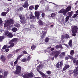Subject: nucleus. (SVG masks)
Here are the masks:
<instances>
[{"mask_svg":"<svg viewBox=\"0 0 78 78\" xmlns=\"http://www.w3.org/2000/svg\"><path fill=\"white\" fill-rule=\"evenodd\" d=\"M70 9H71V7L69 6L66 9V10L64 9H62L58 11V12L59 14L62 13L63 14L64 16H66L67 12H69V11Z\"/></svg>","mask_w":78,"mask_h":78,"instance_id":"f257e3e1","label":"nucleus"},{"mask_svg":"<svg viewBox=\"0 0 78 78\" xmlns=\"http://www.w3.org/2000/svg\"><path fill=\"white\" fill-rule=\"evenodd\" d=\"M14 20L10 19L7 21L6 23L4 24V26L5 27H8V26H9L11 24H13V23H14Z\"/></svg>","mask_w":78,"mask_h":78,"instance_id":"f03ea898","label":"nucleus"},{"mask_svg":"<svg viewBox=\"0 0 78 78\" xmlns=\"http://www.w3.org/2000/svg\"><path fill=\"white\" fill-rule=\"evenodd\" d=\"M21 67L19 66H17L16 67V70L14 71L15 74H19L21 71Z\"/></svg>","mask_w":78,"mask_h":78,"instance_id":"7ed1b4c3","label":"nucleus"},{"mask_svg":"<svg viewBox=\"0 0 78 78\" xmlns=\"http://www.w3.org/2000/svg\"><path fill=\"white\" fill-rule=\"evenodd\" d=\"M17 41V38H13L12 39L11 41H10L9 43V44H10V45L8 47L9 48H10V47H14V44L13 43L14 41Z\"/></svg>","mask_w":78,"mask_h":78,"instance_id":"20e7f679","label":"nucleus"},{"mask_svg":"<svg viewBox=\"0 0 78 78\" xmlns=\"http://www.w3.org/2000/svg\"><path fill=\"white\" fill-rule=\"evenodd\" d=\"M72 30L73 33H77L78 27L76 26H74L72 28Z\"/></svg>","mask_w":78,"mask_h":78,"instance_id":"39448f33","label":"nucleus"},{"mask_svg":"<svg viewBox=\"0 0 78 78\" xmlns=\"http://www.w3.org/2000/svg\"><path fill=\"white\" fill-rule=\"evenodd\" d=\"M42 66L41 64H40L37 68V70L38 72H39V73H40V75L42 74V73H43L39 71V69H40L41 68H42Z\"/></svg>","mask_w":78,"mask_h":78,"instance_id":"423d86ee","label":"nucleus"},{"mask_svg":"<svg viewBox=\"0 0 78 78\" xmlns=\"http://www.w3.org/2000/svg\"><path fill=\"white\" fill-rule=\"evenodd\" d=\"M40 14L41 13L39 11H36L35 12V16L37 17L38 20H39V16H40Z\"/></svg>","mask_w":78,"mask_h":78,"instance_id":"0eeeda50","label":"nucleus"},{"mask_svg":"<svg viewBox=\"0 0 78 78\" xmlns=\"http://www.w3.org/2000/svg\"><path fill=\"white\" fill-rule=\"evenodd\" d=\"M78 66L76 67V69H75L73 71V73H74V75H75V76H77V75H78Z\"/></svg>","mask_w":78,"mask_h":78,"instance_id":"6e6552de","label":"nucleus"},{"mask_svg":"<svg viewBox=\"0 0 78 78\" xmlns=\"http://www.w3.org/2000/svg\"><path fill=\"white\" fill-rule=\"evenodd\" d=\"M30 18L32 19V22H34V19H35V17L33 16V13H32V12H30Z\"/></svg>","mask_w":78,"mask_h":78,"instance_id":"1a4fd4ad","label":"nucleus"},{"mask_svg":"<svg viewBox=\"0 0 78 78\" xmlns=\"http://www.w3.org/2000/svg\"><path fill=\"white\" fill-rule=\"evenodd\" d=\"M23 7H24V8H27V7H28V6H29V5L28 3V1H25L24 4L23 5Z\"/></svg>","mask_w":78,"mask_h":78,"instance_id":"9d476101","label":"nucleus"},{"mask_svg":"<svg viewBox=\"0 0 78 78\" xmlns=\"http://www.w3.org/2000/svg\"><path fill=\"white\" fill-rule=\"evenodd\" d=\"M22 76L24 78H29V75L28 74H24L23 75L22 74Z\"/></svg>","mask_w":78,"mask_h":78,"instance_id":"9b49d317","label":"nucleus"},{"mask_svg":"<svg viewBox=\"0 0 78 78\" xmlns=\"http://www.w3.org/2000/svg\"><path fill=\"white\" fill-rule=\"evenodd\" d=\"M20 19L21 20L23 21V23H25V22H24V20L25 19V17L23 15H21V16H20Z\"/></svg>","mask_w":78,"mask_h":78,"instance_id":"f8f14e48","label":"nucleus"},{"mask_svg":"<svg viewBox=\"0 0 78 78\" xmlns=\"http://www.w3.org/2000/svg\"><path fill=\"white\" fill-rule=\"evenodd\" d=\"M73 60V63L76 64V65H78V60H76V58H74Z\"/></svg>","mask_w":78,"mask_h":78,"instance_id":"ddd939ff","label":"nucleus"},{"mask_svg":"<svg viewBox=\"0 0 78 78\" xmlns=\"http://www.w3.org/2000/svg\"><path fill=\"white\" fill-rule=\"evenodd\" d=\"M69 67L70 66H69L68 65L66 64L64 67L63 70H67V69H68V68H69Z\"/></svg>","mask_w":78,"mask_h":78,"instance_id":"4468645a","label":"nucleus"},{"mask_svg":"<svg viewBox=\"0 0 78 78\" xmlns=\"http://www.w3.org/2000/svg\"><path fill=\"white\" fill-rule=\"evenodd\" d=\"M47 34V30H45V31H44L43 34L41 36V39H44L45 37L46 34Z\"/></svg>","mask_w":78,"mask_h":78,"instance_id":"2eb2a0df","label":"nucleus"},{"mask_svg":"<svg viewBox=\"0 0 78 78\" xmlns=\"http://www.w3.org/2000/svg\"><path fill=\"white\" fill-rule=\"evenodd\" d=\"M66 52H65L61 53L60 55V58H63L65 56Z\"/></svg>","mask_w":78,"mask_h":78,"instance_id":"dca6fc26","label":"nucleus"},{"mask_svg":"<svg viewBox=\"0 0 78 78\" xmlns=\"http://www.w3.org/2000/svg\"><path fill=\"white\" fill-rule=\"evenodd\" d=\"M41 75L42 76L43 78H50V77L48 78V76L47 75H45L44 73H41Z\"/></svg>","mask_w":78,"mask_h":78,"instance_id":"f3484780","label":"nucleus"},{"mask_svg":"<svg viewBox=\"0 0 78 78\" xmlns=\"http://www.w3.org/2000/svg\"><path fill=\"white\" fill-rule=\"evenodd\" d=\"M67 14L68 15V16H69V17H71L72 16V14H73V12L71 11V12H68L67 13Z\"/></svg>","mask_w":78,"mask_h":78,"instance_id":"a211bd4d","label":"nucleus"},{"mask_svg":"<svg viewBox=\"0 0 78 78\" xmlns=\"http://www.w3.org/2000/svg\"><path fill=\"white\" fill-rule=\"evenodd\" d=\"M7 37H9V38H12V37H13V35L11 33H9L7 35Z\"/></svg>","mask_w":78,"mask_h":78,"instance_id":"6ab92c4d","label":"nucleus"},{"mask_svg":"<svg viewBox=\"0 0 78 78\" xmlns=\"http://www.w3.org/2000/svg\"><path fill=\"white\" fill-rule=\"evenodd\" d=\"M1 58L2 61H5L6 60V58H5V57L3 56V55H2L1 56Z\"/></svg>","mask_w":78,"mask_h":78,"instance_id":"aec40b11","label":"nucleus"},{"mask_svg":"<svg viewBox=\"0 0 78 78\" xmlns=\"http://www.w3.org/2000/svg\"><path fill=\"white\" fill-rule=\"evenodd\" d=\"M68 44L70 47H72V40H70L69 41Z\"/></svg>","mask_w":78,"mask_h":78,"instance_id":"412c9836","label":"nucleus"},{"mask_svg":"<svg viewBox=\"0 0 78 78\" xmlns=\"http://www.w3.org/2000/svg\"><path fill=\"white\" fill-rule=\"evenodd\" d=\"M51 17L52 19H55L56 18V14L55 13H53L51 14Z\"/></svg>","mask_w":78,"mask_h":78,"instance_id":"4be33fe9","label":"nucleus"},{"mask_svg":"<svg viewBox=\"0 0 78 78\" xmlns=\"http://www.w3.org/2000/svg\"><path fill=\"white\" fill-rule=\"evenodd\" d=\"M28 74L29 76V78H32V77L33 76V73H30Z\"/></svg>","mask_w":78,"mask_h":78,"instance_id":"5701e85b","label":"nucleus"},{"mask_svg":"<svg viewBox=\"0 0 78 78\" xmlns=\"http://www.w3.org/2000/svg\"><path fill=\"white\" fill-rule=\"evenodd\" d=\"M7 14H8V12H3L2 13L1 16H6Z\"/></svg>","mask_w":78,"mask_h":78,"instance_id":"b1692460","label":"nucleus"},{"mask_svg":"<svg viewBox=\"0 0 78 78\" xmlns=\"http://www.w3.org/2000/svg\"><path fill=\"white\" fill-rule=\"evenodd\" d=\"M36 45H33L31 47V49L32 50H34L36 49Z\"/></svg>","mask_w":78,"mask_h":78,"instance_id":"393cba45","label":"nucleus"},{"mask_svg":"<svg viewBox=\"0 0 78 78\" xmlns=\"http://www.w3.org/2000/svg\"><path fill=\"white\" fill-rule=\"evenodd\" d=\"M59 54L58 52H55V55L54 56V57L55 58H57V57H58V55H59Z\"/></svg>","mask_w":78,"mask_h":78,"instance_id":"a878e982","label":"nucleus"},{"mask_svg":"<svg viewBox=\"0 0 78 78\" xmlns=\"http://www.w3.org/2000/svg\"><path fill=\"white\" fill-rule=\"evenodd\" d=\"M38 23L40 25H43V22H42L41 20H39Z\"/></svg>","mask_w":78,"mask_h":78,"instance_id":"bb28decb","label":"nucleus"},{"mask_svg":"<svg viewBox=\"0 0 78 78\" xmlns=\"http://www.w3.org/2000/svg\"><path fill=\"white\" fill-rule=\"evenodd\" d=\"M39 5H36L35 6V8H34L35 10V11H36V10H37V9H38V8H39Z\"/></svg>","mask_w":78,"mask_h":78,"instance_id":"cd10ccee","label":"nucleus"},{"mask_svg":"<svg viewBox=\"0 0 78 78\" xmlns=\"http://www.w3.org/2000/svg\"><path fill=\"white\" fill-rule=\"evenodd\" d=\"M69 18H70V16H66L65 19V22H67L68 20H69Z\"/></svg>","mask_w":78,"mask_h":78,"instance_id":"c85d7f7f","label":"nucleus"},{"mask_svg":"<svg viewBox=\"0 0 78 78\" xmlns=\"http://www.w3.org/2000/svg\"><path fill=\"white\" fill-rule=\"evenodd\" d=\"M17 29L16 28H13L12 29V31H13V32H16L17 31Z\"/></svg>","mask_w":78,"mask_h":78,"instance_id":"c756f323","label":"nucleus"},{"mask_svg":"<svg viewBox=\"0 0 78 78\" xmlns=\"http://www.w3.org/2000/svg\"><path fill=\"white\" fill-rule=\"evenodd\" d=\"M5 39V36H1L0 37V42H1L2 41V39Z\"/></svg>","mask_w":78,"mask_h":78,"instance_id":"7c9ffc66","label":"nucleus"},{"mask_svg":"<svg viewBox=\"0 0 78 78\" xmlns=\"http://www.w3.org/2000/svg\"><path fill=\"white\" fill-rule=\"evenodd\" d=\"M34 6L33 5H31L29 7V9L30 10H33V9H34Z\"/></svg>","mask_w":78,"mask_h":78,"instance_id":"2f4dec72","label":"nucleus"},{"mask_svg":"<svg viewBox=\"0 0 78 78\" xmlns=\"http://www.w3.org/2000/svg\"><path fill=\"white\" fill-rule=\"evenodd\" d=\"M14 25L15 27H17L18 28H19L20 27V25L19 23L15 24Z\"/></svg>","mask_w":78,"mask_h":78,"instance_id":"473e14b6","label":"nucleus"},{"mask_svg":"<svg viewBox=\"0 0 78 78\" xmlns=\"http://www.w3.org/2000/svg\"><path fill=\"white\" fill-rule=\"evenodd\" d=\"M12 56V54H9L7 56V58L8 59H9L11 58Z\"/></svg>","mask_w":78,"mask_h":78,"instance_id":"72a5a7b5","label":"nucleus"},{"mask_svg":"<svg viewBox=\"0 0 78 78\" xmlns=\"http://www.w3.org/2000/svg\"><path fill=\"white\" fill-rule=\"evenodd\" d=\"M17 62H18V60L16 59V61L14 62V66H17Z\"/></svg>","mask_w":78,"mask_h":78,"instance_id":"f704fd0d","label":"nucleus"},{"mask_svg":"<svg viewBox=\"0 0 78 78\" xmlns=\"http://www.w3.org/2000/svg\"><path fill=\"white\" fill-rule=\"evenodd\" d=\"M8 72L7 71H5L4 73V76H7L8 75Z\"/></svg>","mask_w":78,"mask_h":78,"instance_id":"c9c22d12","label":"nucleus"},{"mask_svg":"<svg viewBox=\"0 0 78 78\" xmlns=\"http://www.w3.org/2000/svg\"><path fill=\"white\" fill-rule=\"evenodd\" d=\"M31 59V57L30 55H29L27 57V61H30V59Z\"/></svg>","mask_w":78,"mask_h":78,"instance_id":"e433bc0d","label":"nucleus"},{"mask_svg":"<svg viewBox=\"0 0 78 78\" xmlns=\"http://www.w3.org/2000/svg\"><path fill=\"white\" fill-rule=\"evenodd\" d=\"M74 52H75V51L73 50H71L70 51V55H73V54H74Z\"/></svg>","mask_w":78,"mask_h":78,"instance_id":"4c0bfd02","label":"nucleus"},{"mask_svg":"<svg viewBox=\"0 0 78 78\" xmlns=\"http://www.w3.org/2000/svg\"><path fill=\"white\" fill-rule=\"evenodd\" d=\"M8 47V45H5L4 46H3V47L2 48V49H5V48H7Z\"/></svg>","mask_w":78,"mask_h":78,"instance_id":"58836bf2","label":"nucleus"},{"mask_svg":"<svg viewBox=\"0 0 78 78\" xmlns=\"http://www.w3.org/2000/svg\"><path fill=\"white\" fill-rule=\"evenodd\" d=\"M22 56H23V55L22 54H21L20 55H19L18 57L17 58V59L18 60V59H20V58H21V57H22Z\"/></svg>","mask_w":78,"mask_h":78,"instance_id":"ea45409f","label":"nucleus"},{"mask_svg":"<svg viewBox=\"0 0 78 78\" xmlns=\"http://www.w3.org/2000/svg\"><path fill=\"white\" fill-rule=\"evenodd\" d=\"M48 41H49V39L48 37H46L45 39V42H48Z\"/></svg>","mask_w":78,"mask_h":78,"instance_id":"a19ab883","label":"nucleus"},{"mask_svg":"<svg viewBox=\"0 0 78 78\" xmlns=\"http://www.w3.org/2000/svg\"><path fill=\"white\" fill-rule=\"evenodd\" d=\"M78 15V14H74L73 15V16L72 17V18H75Z\"/></svg>","mask_w":78,"mask_h":78,"instance_id":"79ce46f5","label":"nucleus"},{"mask_svg":"<svg viewBox=\"0 0 78 78\" xmlns=\"http://www.w3.org/2000/svg\"><path fill=\"white\" fill-rule=\"evenodd\" d=\"M65 36L66 39H68V38H69V37H69V35L67 34H65Z\"/></svg>","mask_w":78,"mask_h":78,"instance_id":"37998d69","label":"nucleus"},{"mask_svg":"<svg viewBox=\"0 0 78 78\" xmlns=\"http://www.w3.org/2000/svg\"><path fill=\"white\" fill-rule=\"evenodd\" d=\"M63 65V62L62 61H61L59 64L60 67H62V66Z\"/></svg>","mask_w":78,"mask_h":78,"instance_id":"c03bdc74","label":"nucleus"},{"mask_svg":"<svg viewBox=\"0 0 78 78\" xmlns=\"http://www.w3.org/2000/svg\"><path fill=\"white\" fill-rule=\"evenodd\" d=\"M51 73V71H46V73H47L48 75H50Z\"/></svg>","mask_w":78,"mask_h":78,"instance_id":"a18cd8bd","label":"nucleus"},{"mask_svg":"<svg viewBox=\"0 0 78 78\" xmlns=\"http://www.w3.org/2000/svg\"><path fill=\"white\" fill-rule=\"evenodd\" d=\"M49 58L50 59H51L52 60H54V57H53L52 55L50 56L49 57Z\"/></svg>","mask_w":78,"mask_h":78,"instance_id":"49530a36","label":"nucleus"},{"mask_svg":"<svg viewBox=\"0 0 78 78\" xmlns=\"http://www.w3.org/2000/svg\"><path fill=\"white\" fill-rule=\"evenodd\" d=\"M9 33V32L8 31H6L5 33V36H6L8 35V34Z\"/></svg>","mask_w":78,"mask_h":78,"instance_id":"de8ad7c7","label":"nucleus"},{"mask_svg":"<svg viewBox=\"0 0 78 78\" xmlns=\"http://www.w3.org/2000/svg\"><path fill=\"white\" fill-rule=\"evenodd\" d=\"M27 60V58H23L22 59V62H26Z\"/></svg>","mask_w":78,"mask_h":78,"instance_id":"09e8293b","label":"nucleus"},{"mask_svg":"<svg viewBox=\"0 0 78 78\" xmlns=\"http://www.w3.org/2000/svg\"><path fill=\"white\" fill-rule=\"evenodd\" d=\"M23 54H25L26 55H28V53H27V52L25 51H23Z\"/></svg>","mask_w":78,"mask_h":78,"instance_id":"8fccbe9b","label":"nucleus"},{"mask_svg":"<svg viewBox=\"0 0 78 78\" xmlns=\"http://www.w3.org/2000/svg\"><path fill=\"white\" fill-rule=\"evenodd\" d=\"M20 50H22V48H20V49H16V53H17L19 51H20Z\"/></svg>","mask_w":78,"mask_h":78,"instance_id":"3c124183","label":"nucleus"},{"mask_svg":"<svg viewBox=\"0 0 78 78\" xmlns=\"http://www.w3.org/2000/svg\"><path fill=\"white\" fill-rule=\"evenodd\" d=\"M41 16L42 17H45V13H42Z\"/></svg>","mask_w":78,"mask_h":78,"instance_id":"603ef678","label":"nucleus"},{"mask_svg":"<svg viewBox=\"0 0 78 78\" xmlns=\"http://www.w3.org/2000/svg\"><path fill=\"white\" fill-rule=\"evenodd\" d=\"M2 23H3V21H2V19H1V18H0V25H2Z\"/></svg>","mask_w":78,"mask_h":78,"instance_id":"864d4df0","label":"nucleus"},{"mask_svg":"<svg viewBox=\"0 0 78 78\" xmlns=\"http://www.w3.org/2000/svg\"><path fill=\"white\" fill-rule=\"evenodd\" d=\"M69 57L71 59H72L73 61V56H70V55H69Z\"/></svg>","mask_w":78,"mask_h":78,"instance_id":"5fc2aeb1","label":"nucleus"},{"mask_svg":"<svg viewBox=\"0 0 78 78\" xmlns=\"http://www.w3.org/2000/svg\"><path fill=\"white\" fill-rule=\"evenodd\" d=\"M0 78H6V77L5 76L1 75H0Z\"/></svg>","mask_w":78,"mask_h":78,"instance_id":"6e6d98bb","label":"nucleus"},{"mask_svg":"<svg viewBox=\"0 0 78 78\" xmlns=\"http://www.w3.org/2000/svg\"><path fill=\"white\" fill-rule=\"evenodd\" d=\"M64 38H65V36L64 35H62V37L61 38V39L62 40H63V39H64Z\"/></svg>","mask_w":78,"mask_h":78,"instance_id":"4d7b16f0","label":"nucleus"},{"mask_svg":"<svg viewBox=\"0 0 78 78\" xmlns=\"http://www.w3.org/2000/svg\"><path fill=\"white\" fill-rule=\"evenodd\" d=\"M59 63L58 62V63L57 64H56V67H57V68H59Z\"/></svg>","mask_w":78,"mask_h":78,"instance_id":"13d9d810","label":"nucleus"},{"mask_svg":"<svg viewBox=\"0 0 78 78\" xmlns=\"http://www.w3.org/2000/svg\"><path fill=\"white\" fill-rule=\"evenodd\" d=\"M9 51V48L6 49H5V51H6V52H8Z\"/></svg>","mask_w":78,"mask_h":78,"instance_id":"bf43d9fd","label":"nucleus"},{"mask_svg":"<svg viewBox=\"0 0 78 78\" xmlns=\"http://www.w3.org/2000/svg\"><path fill=\"white\" fill-rule=\"evenodd\" d=\"M10 64L11 66H13L14 65V62H10Z\"/></svg>","mask_w":78,"mask_h":78,"instance_id":"052dcab7","label":"nucleus"},{"mask_svg":"<svg viewBox=\"0 0 78 78\" xmlns=\"http://www.w3.org/2000/svg\"><path fill=\"white\" fill-rule=\"evenodd\" d=\"M23 9L22 7H21L19 9V11H22Z\"/></svg>","mask_w":78,"mask_h":78,"instance_id":"680f3d73","label":"nucleus"},{"mask_svg":"<svg viewBox=\"0 0 78 78\" xmlns=\"http://www.w3.org/2000/svg\"><path fill=\"white\" fill-rule=\"evenodd\" d=\"M9 11V8H7V12H8Z\"/></svg>","mask_w":78,"mask_h":78,"instance_id":"e2e57ef3","label":"nucleus"},{"mask_svg":"<svg viewBox=\"0 0 78 78\" xmlns=\"http://www.w3.org/2000/svg\"><path fill=\"white\" fill-rule=\"evenodd\" d=\"M44 2V0H42L40 1L41 3L42 4Z\"/></svg>","mask_w":78,"mask_h":78,"instance_id":"0e129e2a","label":"nucleus"},{"mask_svg":"<svg viewBox=\"0 0 78 78\" xmlns=\"http://www.w3.org/2000/svg\"><path fill=\"white\" fill-rule=\"evenodd\" d=\"M58 46L59 47V48H62V45H61V44H60L59 45H58Z\"/></svg>","mask_w":78,"mask_h":78,"instance_id":"69168bd1","label":"nucleus"},{"mask_svg":"<svg viewBox=\"0 0 78 78\" xmlns=\"http://www.w3.org/2000/svg\"><path fill=\"white\" fill-rule=\"evenodd\" d=\"M55 47H56V48H59V45H56Z\"/></svg>","mask_w":78,"mask_h":78,"instance_id":"338daca9","label":"nucleus"},{"mask_svg":"<svg viewBox=\"0 0 78 78\" xmlns=\"http://www.w3.org/2000/svg\"><path fill=\"white\" fill-rule=\"evenodd\" d=\"M69 59V57H65L66 60H67Z\"/></svg>","mask_w":78,"mask_h":78,"instance_id":"774afa93","label":"nucleus"}]
</instances>
